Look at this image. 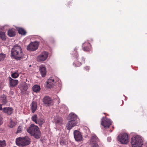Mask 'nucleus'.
<instances>
[{
  "label": "nucleus",
  "instance_id": "obj_1",
  "mask_svg": "<svg viewBox=\"0 0 147 147\" xmlns=\"http://www.w3.org/2000/svg\"><path fill=\"white\" fill-rule=\"evenodd\" d=\"M11 56L12 58L20 60L23 58L24 54L20 46L18 45H15L11 50Z\"/></svg>",
  "mask_w": 147,
  "mask_h": 147
},
{
  "label": "nucleus",
  "instance_id": "obj_2",
  "mask_svg": "<svg viewBox=\"0 0 147 147\" xmlns=\"http://www.w3.org/2000/svg\"><path fill=\"white\" fill-rule=\"evenodd\" d=\"M68 120L69 121L67 124L66 127L67 129L70 130L78 123L79 119L76 114L73 113H71L68 116Z\"/></svg>",
  "mask_w": 147,
  "mask_h": 147
},
{
  "label": "nucleus",
  "instance_id": "obj_3",
  "mask_svg": "<svg viewBox=\"0 0 147 147\" xmlns=\"http://www.w3.org/2000/svg\"><path fill=\"white\" fill-rule=\"evenodd\" d=\"M27 131L32 136L38 139L41 136V132L38 127L34 124H32L27 129Z\"/></svg>",
  "mask_w": 147,
  "mask_h": 147
},
{
  "label": "nucleus",
  "instance_id": "obj_4",
  "mask_svg": "<svg viewBox=\"0 0 147 147\" xmlns=\"http://www.w3.org/2000/svg\"><path fill=\"white\" fill-rule=\"evenodd\" d=\"M143 144V141L141 137L136 135L132 137L131 139V147H141Z\"/></svg>",
  "mask_w": 147,
  "mask_h": 147
},
{
  "label": "nucleus",
  "instance_id": "obj_5",
  "mask_svg": "<svg viewBox=\"0 0 147 147\" xmlns=\"http://www.w3.org/2000/svg\"><path fill=\"white\" fill-rule=\"evenodd\" d=\"M16 144L21 147L24 146L29 144L30 142V138L27 136L19 137L16 139Z\"/></svg>",
  "mask_w": 147,
  "mask_h": 147
},
{
  "label": "nucleus",
  "instance_id": "obj_6",
  "mask_svg": "<svg viewBox=\"0 0 147 147\" xmlns=\"http://www.w3.org/2000/svg\"><path fill=\"white\" fill-rule=\"evenodd\" d=\"M117 140L121 144H127L128 142V135L125 133L120 134L118 136Z\"/></svg>",
  "mask_w": 147,
  "mask_h": 147
},
{
  "label": "nucleus",
  "instance_id": "obj_7",
  "mask_svg": "<svg viewBox=\"0 0 147 147\" xmlns=\"http://www.w3.org/2000/svg\"><path fill=\"white\" fill-rule=\"evenodd\" d=\"M48 56V53L45 51H44L37 56V60L38 62L44 61L46 60Z\"/></svg>",
  "mask_w": 147,
  "mask_h": 147
},
{
  "label": "nucleus",
  "instance_id": "obj_8",
  "mask_svg": "<svg viewBox=\"0 0 147 147\" xmlns=\"http://www.w3.org/2000/svg\"><path fill=\"white\" fill-rule=\"evenodd\" d=\"M111 120L106 117H103L101 119V124L104 128H109L111 125Z\"/></svg>",
  "mask_w": 147,
  "mask_h": 147
},
{
  "label": "nucleus",
  "instance_id": "obj_9",
  "mask_svg": "<svg viewBox=\"0 0 147 147\" xmlns=\"http://www.w3.org/2000/svg\"><path fill=\"white\" fill-rule=\"evenodd\" d=\"M38 43L37 42H31L27 46V50L31 51H34L38 49Z\"/></svg>",
  "mask_w": 147,
  "mask_h": 147
},
{
  "label": "nucleus",
  "instance_id": "obj_10",
  "mask_svg": "<svg viewBox=\"0 0 147 147\" xmlns=\"http://www.w3.org/2000/svg\"><path fill=\"white\" fill-rule=\"evenodd\" d=\"M98 141L99 140L97 136L96 135H94L91 138L90 143L92 145V147H99L97 144Z\"/></svg>",
  "mask_w": 147,
  "mask_h": 147
},
{
  "label": "nucleus",
  "instance_id": "obj_11",
  "mask_svg": "<svg viewBox=\"0 0 147 147\" xmlns=\"http://www.w3.org/2000/svg\"><path fill=\"white\" fill-rule=\"evenodd\" d=\"M74 135L75 140L77 141H80L82 140V136L81 133L77 130L74 132Z\"/></svg>",
  "mask_w": 147,
  "mask_h": 147
},
{
  "label": "nucleus",
  "instance_id": "obj_12",
  "mask_svg": "<svg viewBox=\"0 0 147 147\" xmlns=\"http://www.w3.org/2000/svg\"><path fill=\"white\" fill-rule=\"evenodd\" d=\"M56 81L53 78L51 77L48 79L47 81V86L49 88H51L56 84Z\"/></svg>",
  "mask_w": 147,
  "mask_h": 147
},
{
  "label": "nucleus",
  "instance_id": "obj_13",
  "mask_svg": "<svg viewBox=\"0 0 147 147\" xmlns=\"http://www.w3.org/2000/svg\"><path fill=\"white\" fill-rule=\"evenodd\" d=\"M44 103L48 106H49L52 105L53 101L51 98L48 96H46L44 97L43 99Z\"/></svg>",
  "mask_w": 147,
  "mask_h": 147
},
{
  "label": "nucleus",
  "instance_id": "obj_14",
  "mask_svg": "<svg viewBox=\"0 0 147 147\" xmlns=\"http://www.w3.org/2000/svg\"><path fill=\"white\" fill-rule=\"evenodd\" d=\"M39 71L42 77H44L46 74V70L45 67L44 65H41L40 66Z\"/></svg>",
  "mask_w": 147,
  "mask_h": 147
},
{
  "label": "nucleus",
  "instance_id": "obj_15",
  "mask_svg": "<svg viewBox=\"0 0 147 147\" xmlns=\"http://www.w3.org/2000/svg\"><path fill=\"white\" fill-rule=\"evenodd\" d=\"M9 83L11 87H13L16 86L18 83V81L17 80H13L9 77Z\"/></svg>",
  "mask_w": 147,
  "mask_h": 147
},
{
  "label": "nucleus",
  "instance_id": "obj_16",
  "mask_svg": "<svg viewBox=\"0 0 147 147\" xmlns=\"http://www.w3.org/2000/svg\"><path fill=\"white\" fill-rule=\"evenodd\" d=\"M3 111L9 115L11 114L13 112V109L10 107H4L3 108Z\"/></svg>",
  "mask_w": 147,
  "mask_h": 147
},
{
  "label": "nucleus",
  "instance_id": "obj_17",
  "mask_svg": "<svg viewBox=\"0 0 147 147\" xmlns=\"http://www.w3.org/2000/svg\"><path fill=\"white\" fill-rule=\"evenodd\" d=\"M79 61H81V62L84 63L85 62V59L84 58L82 57V58L79 59H78V61H76L73 63L74 65H75L76 66L79 67L80 66L81 63Z\"/></svg>",
  "mask_w": 147,
  "mask_h": 147
},
{
  "label": "nucleus",
  "instance_id": "obj_18",
  "mask_svg": "<svg viewBox=\"0 0 147 147\" xmlns=\"http://www.w3.org/2000/svg\"><path fill=\"white\" fill-rule=\"evenodd\" d=\"M82 47H84V51H88L89 50L91 46L90 43L85 42L83 44Z\"/></svg>",
  "mask_w": 147,
  "mask_h": 147
},
{
  "label": "nucleus",
  "instance_id": "obj_19",
  "mask_svg": "<svg viewBox=\"0 0 147 147\" xmlns=\"http://www.w3.org/2000/svg\"><path fill=\"white\" fill-rule=\"evenodd\" d=\"M32 112L34 113L36 110L37 108V103L35 101H33L31 104Z\"/></svg>",
  "mask_w": 147,
  "mask_h": 147
},
{
  "label": "nucleus",
  "instance_id": "obj_20",
  "mask_svg": "<svg viewBox=\"0 0 147 147\" xmlns=\"http://www.w3.org/2000/svg\"><path fill=\"white\" fill-rule=\"evenodd\" d=\"M15 29H12L9 30L8 31L7 34L8 35L11 37H13L15 35Z\"/></svg>",
  "mask_w": 147,
  "mask_h": 147
},
{
  "label": "nucleus",
  "instance_id": "obj_21",
  "mask_svg": "<svg viewBox=\"0 0 147 147\" xmlns=\"http://www.w3.org/2000/svg\"><path fill=\"white\" fill-rule=\"evenodd\" d=\"M54 119L55 120L54 122L58 124H61L63 121V119L61 117L57 118V117H55L54 118Z\"/></svg>",
  "mask_w": 147,
  "mask_h": 147
},
{
  "label": "nucleus",
  "instance_id": "obj_22",
  "mask_svg": "<svg viewBox=\"0 0 147 147\" xmlns=\"http://www.w3.org/2000/svg\"><path fill=\"white\" fill-rule=\"evenodd\" d=\"M40 86L37 85H34L32 87L33 91L36 93L39 92L40 91Z\"/></svg>",
  "mask_w": 147,
  "mask_h": 147
},
{
  "label": "nucleus",
  "instance_id": "obj_23",
  "mask_svg": "<svg viewBox=\"0 0 147 147\" xmlns=\"http://www.w3.org/2000/svg\"><path fill=\"white\" fill-rule=\"evenodd\" d=\"M0 100L2 102V103L3 105L6 104L7 102L6 99V96L4 95L1 97Z\"/></svg>",
  "mask_w": 147,
  "mask_h": 147
},
{
  "label": "nucleus",
  "instance_id": "obj_24",
  "mask_svg": "<svg viewBox=\"0 0 147 147\" xmlns=\"http://www.w3.org/2000/svg\"><path fill=\"white\" fill-rule=\"evenodd\" d=\"M18 30L19 33L22 35H24L26 34V31L22 28H17Z\"/></svg>",
  "mask_w": 147,
  "mask_h": 147
},
{
  "label": "nucleus",
  "instance_id": "obj_25",
  "mask_svg": "<svg viewBox=\"0 0 147 147\" xmlns=\"http://www.w3.org/2000/svg\"><path fill=\"white\" fill-rule=\"evenodd\" d=\"M0 38L3 40H5L6 36L4 32H0Z\"/></svg>",
  "mask_w": 147,
  "mask_h": 147
},
{
  "label": "nucleus",
  "instance_id": "obj_26",
  "mask_svg": "<svg viewBox=\"0 0 147 147\" xmlns=\"http://www.w3.org/2000/svg\"><path fill=\"white\" fill-rule=\"evenodd\" d=\"M67 110V107L64 105H62L61 107V108L60 111L61 112H63Z\"/></svg>",
  "mask_w": 147,
  "mask_h": 147
},
{
  "label": "nucleus",
  "instance_id": "obj_27",
  "mask_svg": "<svg viewBox=\"0 0 147 147\" xmlns=\"http://www.w3.org/2000/svg\"><path fill=\"white\" fill-rule=\"evenodd\" d=\"M28 88V86L26 84H24L22 87L20 88V89L22 90L23 92L26 91L27 90Z\"/></svg>",
  "mask_w": 147,
  "mask_h": 147
},
{
  "label": "nucleus",
  "instance_id": "obj_28",
  "mask_svg": "<svg viewBox=\"0 0 147 147\" xmlns=\"http://www.w3.org/2000/svg\"><path fill=\"white\" fill-rule=\"evenodd\" d=\"M31 119L33 121L35 122L36 123H37V115H35L32 116L31 117Z\"/></svg>",
  "mask_w": 147,
  "mask_h": 147
},
{
  "label": "nucleus",
  "instance_id": "obj_29",
  "mask_svg": "<svg viewBox=\"0 0 147 147\" xmlns=\"http://www.w3.org/2000/svg\"><path fill=\"white\" fill-rule=\"evenodd\" d=\"M44 122V121L43 119L40 118L37 120V123L39 124L40 125H41Z\"/></svg>",
  "mask_w": 147,
  "mask_h": 147
},
{
  "label": "nucleus",
  "instance_id": "obj_30",
  "mask_svg": "<svg viewBox=\"0 0 147 147\" xmlns=\"http://www.w3.org/2000/svg\"><path fill=\"white\" fill-rule=\"evenodd\" d=\"M6 145L5 140H0V147H4Z\"/></svg>",
  "mask_w": 147,
  "mask_h": 147
},
{
  "label": "nucleus",
  "instance_id": "obj_31",
  "mask_svg": "<svg viewBox=\"0 0 147 147\" xmlns=\"http://www.w3.org/2000/svg\"><path fill=\"white\" fill-rule=\"evenodd\" d=\"M5 57V54L2 53H0V61H3Z\"/></svg>",
  "mask_w": 147,
  "mask_h": 147
},
{
  "label": "nucleus",
  "instance_id": "obj_32",
  "mask_svg": "<svg viewBox=\"0 0 147 147\" xmlns=\"http://www.w3.org/2000/svg\"><path fill=\"white\" fill-rule=\"evenodd\" d=\"M19 76L17 72H14L11 75V76L14 78H18Z\"/></svg>",
  "mask_w": 147,
  "mask_h": 147
},
{
  "label": "nucleus",
  "instance_id": "obj_33",
  "mask_svg": "<svg viewBox=\"0 0 147 147\" xmlns=\"http://www.w3.org/2000/svg\"><path fill=\"white\" fill-rule=\"evenodd\" d=\"M15 125V123L13 122L12 121L11 119V121H10V125H9V127L11 128H13L14 126Z\"/></svg>",
  "mask_w": 147,
  "mask_h": 147
},
{
  "label": "nucleus",
  "instance_id": "obj_34",
  "mask_svg": "<svg viewBox=\"0 0 147 147\" xmlns=\"http://www.w3.org/2000/svg\"><path fill=\"white\" fill-rule=\"evenodd\" d=\"M61 145L63 147H66L65 142L64 140H62L60 142Z\"/></svg>",
  "mask_w": 147,
  "mask_h": 147
},
{
  "label": "nucleus",
  "instance_id": "obj_35",
  "mask_svg": "<svg viewBox=\"0 0 147 147\" xmlns=\"http://www.w3.org/2000/svg\"><path fill=\"white\" fill-rule=\"evenodd\" d=\"M77 49L76 48H75L74 50V51L73 52H74L73 53H72V54H73L74 53V55L75 57H76V58H77L78 57V53L77 52Z\"/></svg>",
  "mask_w": 147,
  "mask_h": 147
},
{
  "label": "nucleus",
  "instance_id": "obj_36",
  "mask_svg": "<svg viewBox=\"0 0 147 147\" xmlns=\"http://www.w3.org/2000/svg\"><path fill=\"white\" fill-rule=\"evenodd\" d=\"M22 131V128L21 126H19L17 130L16 133L17 134L21 133Z\"/></svg>",
  "mask_w": 147,
  "mask_h": 147
},
{
  "label": "nucleus",
  "instance_id": "obj_37",
  "mask_svg": "<svg viewBox=\"0 0 147 147\" xmlns=\"http://www.w3.org/2000/svg\"><path fill=\"white\" fill-rule=\"evenodd\" d=\"M2 118L1 116L0 115V125L2 123Z\"/></svg>",
  "mask_w": 147,
  "mask_h": 147
},
{
  "label": "nucleus",
  "instance_id": "obj_38",
  "mask_svg": "<svg viewBox=\"0 0 147 147\" xmlns=\"http://www.w3.org/2000/svg\"><path fill=\"white\" fill-rule=\"evenodd\" d=\"M84 69L85 70H89V67L88 66H86L84 68Z\"/></svg>",
  "mask_w": 147,
  "mask_h": 147
},
{
  "label": "nucleus",
  "instance_id": "obj_39",
  "mask_svg": "<svg viewBox=\"0 0 147 147\" xmlns=\"http://www.w3.org/2000/svg\"><path fill=\"white\" fill-rule=\"evenodd\" d=\"M107 140L109 142H110L111 140V138L109 137H108L107 138Z\"/></svg>",
  "mask_w": 147,
  "mask_h": 147
},
{
  "label": "nucleus",
  "instance_id": "obj_40",
  "mask_svg": "<svg viewBox=\"0 0 147 147\" xmlns=\"http://www.w3.org/2000/svg\"><path fill=\"white\" fill-rule=\"evenodd\" d=\"M2 105L0 104V110H1V111L3 110V108L2 107Z\"/></svg>",
  "mask_w": 147,
  "mask_h": 147
},
{
  "label": "nucleus",
  "instance_id": "obj_41",
  "mask_svg": "<svg viewBox=\"0 0 147 147\" xmlns=\"http://www.w3.org/2000/svg\"><path fill=\"white\" fill-rule=\"evenodd\" d=\"M146 147H147V146Z\"/></svg>",
  "mask_w": 147,
  "mask_h": 147
}]
</instances>
